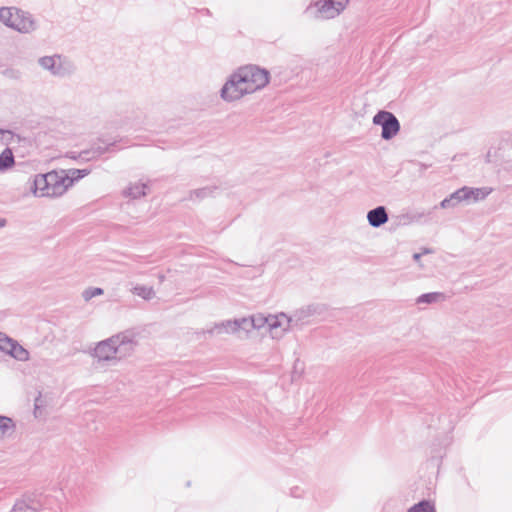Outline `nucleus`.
<instances>
[{"label":"nucleus","mask_w":512,"mask_h":512,"mask_svg":"<svg viewBox=\"0 0 512 512\" xmlns=\"http://www.w3.org/2000/svg\"><path fill=\"white\" fill-rule=\"evenodd\" d=\"M270 72L260 66L248 64L234 70L220 89V98L227 103L263 90L270 82Z\"/></svg>","instance_id":"nucleus-1"},{"label":"nucleus","mask_w":512,"mask_h":512,"mask_svg":"<svg viewBox=\"0 0 512 512\" xmlns=\"http://www.w3.org/2000/svg\"><path fill=\"white\" fill-rule=\"evenodd\" d=\"M87 169H59L34 175L30 192L36 198L57 199L62 197L74 183L87 176Z\"/></svg>","instance_id":"nucleus-2"},{"label":"nucleus","mask_w":512,"mask_h":512,"mask_svg":"<svg viewBox=\"0 0 512 512\" xmlns=\"http://www.w3.org/2000/svg\"><path fill=\"white\" fill-rule=\"evenodd\" d=\"M135 342L129 333H119L98 342L93 350V357L98 362L116 364L129 356L134 350Z\"/></svg>","instance_id":"nucleus-3"},{"label":"nucleus","mask_w":512,"mask_h":512,"mask_svg":"<svg viewBox=\"0 0 512 512\" xmlns=\"http://www.w3.org/2000/svg\"><path fill=\"white\" fill-rule=\"evenodd\" d=\"M292 317L284 312H259V332L264 331L272 341H281L292 328Z\"/></svg>","instance_id":"nucleus-4"},{"label":"nucleus","mask_w":512,"mask_h":512,"mask_svg":"<svg viewBox=\"0 0 512 512\" xmlns=\"http://www.w3.org/2000/svg\"><path fill=\"white\" fill-rule=\"evenodd\" d=\"M0 21L7 27L19 32L30 33L36 29L33 17L16 7H3L0 9Z\"/></svg>","instance_id":"nucleus-5"},{"label":"nucleus","mask_w":512,"mask_h":512,"mask_svg":"<svg viewBox=\"0 0 512 512\" xmlns=\"http://www.w3.org/2000/svg\"><path fill=\"white\" fill-rule=\"evenodd\" d=\"M38 65L51 76L57 78L70 77L76 69L73 61L61 54L40 57Z\"/></svg>","instance_id":"nucleus-6"},{"label":"nucleus","mask_w":512,"mask_h":512,"mask_svg":"<svg viewBox=\"0 0 512 512\" xmlns=\"http://www.w3.org/2000/svg\"><path fill=\"white\" fill-rule=\"evenodd\" d=\"M348 3L349 0H317L307 7L306 13L319 19H333L345 10Z\"/></svg>","instance_id":"nucleus-7"},{"label":"nucleus","mask_w":512,"mask_h":512,"mask_svg":"<svg viewBox=\"0 0 512 512\" xmlns=\"http://www.w3.org/2000/svg\"><path fill=\"white\" fill-rule=\"evenodd\" d=\"M373 124L381 126L382 132L381 137L384 140H390L394 138L400 131V123L396 116L388 111H379L373 117Z\"/></svg>","instance_id":"nucleus-8"},{"label":"nucleus","mask_w":512,"mask_h":512,"mask_svg":"<svg viewBox=\"0 0 512 512\" xmlns=\"http://www.w3.org/2000/svg\"><path fill=\"white\" fill-rule=\"evenodd\" d=\"M234 335L243 333L249 338L253 331L259 332V312L233 319Z\"/></svg>","instance_id":"nucleus-9"},{"label":"nucleus","mask_w":512,"mask_h":512,"mask_svg":"<svg viewBox=\"0 0 512 512\" xmlns=\"http://www.w3.org/2000/svg\"><path fill=\"white\" fill-rule=\"evenodd\" d=\"M460 204H471L468 186H464L451 193L448 197L444 198L440 202L439 206L442 209H453Z\"/></svg>","instance_id":"nucleus-10"},{"label":"nucleus","mask_w":512,"mask_h":512,"mask_svg":"<svg viewBox=\"0 0 512 512\" xmlns=\"http://www.w3.org/2000/svg\"><path fill=\"white\" fill-rule=\"evenodd\" d=\"M206 333L210 336L214 335H234L233 319H226L211 324Z\"/></svg>","instance_id":"nucleus-11"},{"label":"nucleus","mask_w":512,"mask_h":512,"mask_svg":"<svg viewBox=\"0 0 512 512\" xmlns=\"http://www.w3.org/2000/svg\"><path fill=\"white\" fill-rule=\"evenodd\" d=\"M388 219L389 217L384 206H378L367 213V221L374 228L384 225Z\"/></svg>","instance_id":"nucleus-12"},{"label":"nucleus","mask_w":512,"mask_h":512,"mask_svg":"<svg viewBox=\"0 0 512 512\" xmlns=\"http://www.w3.org/2000/svg\"><path fill=\"white\" fill-rule=\"evenodd\" d=\"M148 186L142 181L131 182L123 190V195L131 199H139L146 195Z\"/></svg>","instance_id":"nucleus-13"},{"label":"nucleus","mask_w":512,"mask_h":512,"mask_svg":"<svg viewBox=\"0 0 512 512\" xmlns=\"http://www.w3.org/2000/svg\"><path fill=\"white\" fill-rule=\"evenodd\" d=\"M16 431V424L12 418L0 415V441L11 438Z\"/></svg>","instance_id":"nucleus-14"},{"label":"nucleus","mask_w":512,"mask_h":512,"mask_svg":"<svg viewBox=\"0 0 512 512\" xmlns=\"http://www.w3.org/2000/svg\"><path fill=\"white\" fill-rule=\"evenodd\" d=\"M15 166V157L10 148H5L0 154V173H5Z\"/></svg>","instance_id":"nucleus-15"},{"label":"nucleus","mask_w":512,"mask_h":512,"mask_svg":"<svg viewBox=\"0 0 512 512\" xmlns=\"http://www.w3.org/2000/svg\"><path fill=\"white\" fill-rule=\"evenodd\" d=\"M18 343L19 342L17 340L9 337L5 333H2L0 336V351L11 357Z\"/></svg>","instance_id":"nucleus-16"},{"label":"nucleus","mask_w":512,"mask_h":512,"mask_svg":"<svg viewBox=\"0 0 512 512\" xmlns=\"http://www.w3.org/2000/svg\"><path fill=\"white\" fill-rule=\"evenodd\" d=\"M18 343L19 342L17 340L9 337L5 333H2L0 336V351L11 357Z\"/></svg>","instance_id":"nucleus-17"},{"label":"nucleus","mask_w":512,"mask_h":512,"mask_svg":"<svg viewBox=\"0 0 512 512\" xmlns=\"http://www.w3.org/2000/svg\"><path fill=\"white\" fill-rule=\"evenodd\" d=\"M132 294L144 300H152L156 296V292L152 286L136 285L131 290Z\"/></svg>","instance_id":"nucleus-18"},{"label":"nucleus","mask_w":512,"mask_h":512,"mask_svg":"<svg viewBox=\"0 0 512 512\" xmlns=\"http://www.w3.org/2000/svg\"><path fill=\"white\" fill-rule=\"evenodd\" d=\"M492 191L493 189L491 187H469L471 203L484 200L492 193Z\"/></svg>","instance_id":"nucleus-19"},{"label":"nucleus","mask_w":512,"mask_h":512,"mask_svg":"<svg viewBox=\"0 0 512 512\" xmlns=\"http://www.w3.org/2000/svg\"><path fill=\"white\" fill-rule=\"evenodd\" d=\"M407 512H436V510L431 501L423 500L411 506Z\"/></svg>","instance_id":"nucleus-20"},{"label":"nucleus","mask_w":512,"mask_h":512,"mask_svg":"<svg viewBox=\"0 0 512 512\" xmlns=\"http://www.w3.org/2000/svg\"><path fill=\"white\" fill-rule=\"evenodd\" d=\"M13 352L14 353L11 356V358H13L16 361L28 362L31 358L30 352L25 347H23L20 343H18V345L16 346V348L14 349Z\"/></svg>","instance_id":"nucleus-21"},{"label":"nucleus","mask_w":512,"mask_h":512,"mask_svg":"<svg viewBox=\"0 0 512 512\" xmlns=\"http://www.w3.org/2000/svg\"><path fill=\"white\" fill-rule=\"evenodd\" d=\"M442 299H443V294H441L439 292H432V293L422 294L421 296H419L417 299V303L431 304V303L439 302Z\"/></svg>","instance_id":"nucleus-22"},{"label":"nucleus","mask_w":512,"mask_h":512,"mask_svg":"<svg viewBox=\"0 0 512 512\" xmlns=\"http://www.w3.org/2000/svg\"><path fill=\"white\" fill-rule=\"evenodd\" d=\"M104 290L99 287H88L82 292V298L84 301L88 302L91 299L103 295Z\"/></svg>","instance_id":"nucleus-23"},{"label":"nucleus","mask_w":512,"mask_h":512,"mask_svg":"<svg viewBox=\"0 0 512 512\" xmlns=\"http://www.w3.org/2000/svg\"><path fill=\"white\" fill-rule=\"evenodd\" d=\"M10 512H36V509L26 504L24 501L17 502Z\"/></svg>","instance_id":"nucleus-24"},{"label":"nucleus","mask_w":512,"mask_h":512,"mask_svg":"<svg viewBox=\"0 0 512 512\" xmlns=\"http://www.w3.org/2000/svg\"><path fill=\"white\" fill-rule=\"evenodd\" d=\"M14 134L10 130L0 129V144L8 145L12 142Z\"/></svg>","instance_id":"nucleus-25"},{"label":"nucleus","mask_w":512,"mask_h":512,"mask_svg":"<svg viewBox=\"0 0 512 512\" xmlns=\"http://www.w3.org/2000/svg\"><path fill=\"white\" fill-rule=\"evenodd\" d=\"M194 194L196 195V197H204L206 195L209 194V190L208 189H200V190H197L194 192Z\"/></svg>","instance_id":"nucleus-26"},{"label":"nucleus","mask_w":512,"mask_h":512,"mask_svg":"<svg viewBox=\"0 0 512 512\" xmlns=\"http://www.w3.org/2000/svg\"><path fill=\"white\" fill-rule=\"evenodd\" d=\"M40 401H41V399H40V396H39V397H38V398H36V400H35V412H36V411L39 409V407H40V404H39V402H40Z\"/></svg>","instance_id":"nucleus-27"},{"label":"nucleus","mask_w":512,"mask_h":512,"mask_svg":"<svg viewBox=\"0 0 512 512\" xmlns=\"http://www.w3.org/2000/svg\"><path fill=\"white\" fill-rule=\"evenodd\" d=\"M7 224V221L5 218H0V228L5 227Z\"/></svg>","instance_id":"nucleus-28"},{"label":"nucleus","mask_w":512,"mask_h":512,"mask_svg":"<svg viewBox=\"0 0 512 512\" xmlns=\"http://www.w3.org/2000/svg\"><path fill=\"white\" fill-rule=\"evenodd\" d=\"M420 257H421V254H420V253H415V254L413 255V258H414V260H415V261H419Z\"/></svg>","instance_id":"nucleus-29"},{"label":"nucleus","mask_w":512,"mask_h":512,"mask_svg":"<svg viewBox=\"0 0 512 512\" xmlns=\"http://www.w3.org/2000/svg\"><path fill=\"white\" fill-rule=\"evenodd\" d=\"M486 157H487V161H488V162H490V161H491V160H490V152H488V153H487V156H486Z\"/></svg>","instance_id":"nucleus-30"},{"label":"nucleus","mask_w":512,"mask_h":512,"mask_svg":"<svg viewBox=\"0 0 512 512\" xmlns=\"http://www.w3.org/2000/svg\"><path fill=\"white\" fill-rule=\"evenodd\" d=\"M159 280L162 282L164 280V275H159Z\"/></svg>","instance_id":"nucleus-31"},{"label":"nucleus","mask_w":512,"mask_h":512,"mask_svg":"<svg viewBox=\"0 0 512 512\" xmlns=\"http://www.w3.org/2000/svg\"><path fill=\"white\" fill-rule=\"evenodd\" d=\"M3 332H0V336L2 335Z\"/></svg>","instance_id":"nucleus-32"}]
</instances>
